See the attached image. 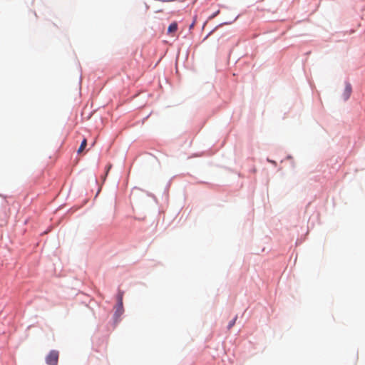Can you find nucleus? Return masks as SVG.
I'll return each mask as SVG.
<instances>
[{
	"instance_id": "obj_8",
	"label": "nucleus",
	"mask_w": 365,
	"mask_h": 365,
	"mask_svg": "<svg viewBox=\"0 0 365 365\" xmlns=\"http://www.w3.org/2000/svg\"><path fill=\"white\" fill-rule=\"evenodd\" d=\"M194 24H195V23L193 22V23L190 25V28H192V27H193V26H194Z\"/></svg>"
},
{
	"instance_id": "obj_5",
	"label": "nucleus",
	"mask_w": 365,
	"mask_h": 365,
	"mask_svg": "<svg viewBox=\"0 0 365 365\" xmlns=\"http://www.w3.org/2000/svg\"><path fill=\"white\" fill-rule=\"evenodd\" d=\"M86 145H87V140H86V138H84L83 140V141L81 142V145H80V147H79V148L78 150V153H81L85 149Z\"/></svg>"
},
{
	"instance_id": "obj_7",
	"label": "nucleus",
	"mask_w": 365,
	"mask_h": 365,
	"mask_svg": "<svg viewBox=\"0 0 365 365\" xmlns=\"http://www.w3.org/2000/svg\"><path fill=\"white\" fill-rule=\"evenodd\" d=\"M219 12H220V11H217L216 13H214V14H212V15L210 16V19H212V18L215 17V16H216V15H217V14H219Z\"/></svg>"
},
{
	"instance_id": "obj_6",
	"label": "nucleus",
	"mask_w": 365,
	"mask_h": 365,
	"mask_svg": "<svg viewBox=\"0 0 365 365\" xmlns=\"http://www.w3.org/2000/svg\"><path fill=\"white\" fill-rule=\"evenodd\" d=\"M237 317H235L232 321L230 322L228 326H227V329H230L235 324L236 322V320H237Z\"/></svg>"
},
{
	"instance_id": "obj_9",
	"label": "nucleus",
	"mask_w": 365,
	"mask_h": 365,
	"mask_svg": "<svg viewBox=\"0 0 365 365\" xmlns=\"http://www.w3.org/2000/svg\"><path fill=\"white\" fill-rule=\"evenodd\" d=\"M110 168H111V165H109L108 168L107 172L110 169Z\"/></svg>"
},
{
	"instance_id": "obj_2",
	"label": "nucleus",
	"mask_w": 365,
	"mask_h": 365,
	"mask_svg": "<svg viewBox=\"0 0 365 365\" xmlns=\"http://www.w3.org/2000/svg\"><path fill=\"white\" fill-rule=\"evenodd\" d=\"M123 294H119L118 296V304L115 307V318L118 319L123 313Z\"/></svg>"
},
{
	"instance_id": "obj_1",
	"label": "nucleus",
	"mask_w": 365,
	"mask_h": 365,
	"mask_svg": "<svg viewBox=\"0 0 365 365\" xmlns=\"http://www.w3.org/2000/svg\"><path fill=\"white\" fill-rule=\"evenodd\" d=\"M58 361V351H51L46 357V362L48 365H57Z\"/></svg>"
},
{
	"instance_id": "obj_3",
	"label": "nucleus",
	"mask_w": 365,
	"mask_h": 365,
	"mask_svg": "<svg viewBox=\"0 0 365 365\" xmlns=\"http://www.w3.org/2000/svg\"><path fill=\"white\" fill-rule=\"evenodd\" d=\"M352 91L351 86L350 83H346L344 88V91L343 93V98L344 101H346L349 98L351 93Z\"/></svg>"
},
{
	"instance_id": "obj_4",
	"label": "nucleus",
	"mask_w": 365,
	"mask_h": 365,
	"mask_svg": "<svg viewBox=\"0 0 365 365\" xmlns=\"http://www.w3.org/2000/svg\"><path fill=\"white\" fill-rule=\"evenodd\" d=\"M178 30V24L177 22H173L170 24L168 29V34H172L175 33Z\"/></svg>"
}]
</instances>
